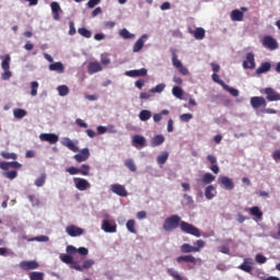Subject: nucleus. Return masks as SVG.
I'll return each instance as SVG.
<instances>
[{
	"instance_id": "obj_8",
	"label": "nucleus",
	"mask_w": 280,
	"mask_h": 280,
	"mask_svg": "<svg viewBox=\"0 0 280 280\" xmlns=\"http://www.w3.org/2000/svg\"><path fill=\"white\" fill-rule=\"evenodd\" d=\"M262 45L271 51H275V49H279V44L277 43V39L272 38V36H265L262 39Z\"/></svg>"
},
{
	"instance_id": "obj_36",
	"label": "nucleus",
	"mask_w": 280,
	"mask_h": 280,
	"mask_svg": "<svg viewBox=\"0 0 280 280\" xmlns=\"http://www.w3.org/2000/svg\"><path fill=\"white\" fill-rule=\"evenodd\" d=\"M13 115H14L15 119H23V117L27 116V110L21 109V108H15L13 110Z\"/></svg>"
},
{
	"instance_id": "obj_59",
	"label": "nucleus",
	"mask_w": 280,
	"mask_h": 280,
	"mask_svg": "<svg viewBox=\"0 0 280 280\" xmlns=\"http://www.w3.org/2000/svg\"><path fill=\"white\" fill-rule=\"evenodd\" d=\"M66 172H69L71 176H75L77 174H80V168L70 166L66 170Z\"/></svg>"
},
{
	"instance_id": "obj_7",
	"label": "nucleus",
	"mask_w": 280,
	"mask_h": 280,
	"mask_svg": "<svg viewBox=\"0 0 280 280\" xmlns=\"http://www.w3.org/2000/svg\"><path fill=\"white\" fill-rule=\"evenodd\" d=\"M73 183L79 191H86V189H91V183L84 178L74 177Z\"/></svg>"
},
{
	"instance_id": "obj_37",
	"label": "nucleus",
	"mask_w": 280,
	"mask_h": 280,
	"mask_svg": "<svg viewBox=\"0 0 280 280\" xmlns=\"http://www.w3.org/2000/svg\"><path fill=\"white\" fill-rule=\"evenodd\" d=\"M172 62H173V67H175V69H178L179 67L183 66V62H180V60H178V55H176V50H172Z\"/></svg>"
},
{
	"instance_id": "obj_61",
	"label": "nucleus",
	"mask_w": 280,
	"mask_h": 280,
	"mask_svg": "<svg viewBox=\"0 0 280 280\" xmlns=\"http://www.w3.org/2000/svg\"><path fill=\"white\" fill-rule=\"evenodd\" d=\"M1 78L3 80H10L12 78V72L10 71V69L4 70V72L1 74Z\"/></svg>"
},
{
	"instance_id": "obj_26",
	"label": "nucleus",
	"mask_w": 280,
	"mask_h": 280,
	"mask_svg": "<svg viewBox=\"0 0 280 280\" xmlns=\"http://www.w3.org/2000/svg\"><path fill=\"white\" fill-rule=\"evenodd\" d=\"M164 142H165V137H163V135H156L151 140V147L159 148V145H162V143H164Z\"/></svg>"
},
{
	"instance_id": "obj_40",
	"label": "nucleus",
	"mask_w": 280,
	"mask_h": 280,
	"mask_svg": "<svg viewBox=\"0 0 280 280\" xmlns=\"http://www.w3.org/2000/svg\"><path fill=\"white\" fill-rule=\"evenodd\" d=\"M224 91H228V93H230V95H232L233 97H240V91L235 88H231L229 85H223Z\"/></svg>"
},
{
	"instance_id": "obj_17",
	"label": "nucleus",
	"mask_w": 280,
	"mask_h": 280,
	"mask_svg": "<svg viewBox=\"0 0 280 280\" xmlns=\"http://www.w3.org/2000/svg\"><path fill=\"white\" fill-rule=\"evenodd\" d=\"M89 156H91V152L89 151V148H84L79 154L74 155V160L77 163H84V161H89Z\"/></svg>"
},
{
	"instance_id": "obj_57",
	"label": "nucleus",
	"mask_w": 280,
	"mask_h": 280,
	"mask_svg": "<svg viewBox=\"0 0 280 280\" xmlns=\"http://www.w3.org/2000/svg\"><path fill=\"white\" fill-rule=\"evenodd\" d=\"M255 261L256 264H266V261H268V258H266V256H264L262 254H257L255 256Z\"/></svg>"
},
{
	"instance_id": "obj_16",
	"label": "nucleus",
	"mask_w": 280,
	"mask_h": 280,
	"mask_svg": "<svg viewBox=\"0 0 280 280\" xmlns=\"http://www.w3.org/2000/svg\"><path fill=\"white\" fill-rule=\"evenodd\" d=\"M39 139L40 141H47L48 143L54 145V143H58L60 138L56 133H42L39 136Z\"/></svg>"
},
{
	"instance_id": "obj_42",
	"label": "nucleus",
	"mask_w": 280,
	"mask_h": 280,
	"mask_svg": "<svg viewBox=\"0 0 280 280\" xmlns=\"http://www.w3.org/2000/svg\"><path fill=\"white\" fill-rule=\"evenodd\" d=\"M119 36H121V38H125V39H132L135 38V34L128 32L127 28H122L119 31Z\"/></svg>"
},
{
	"instance_id": "obj_24",
	"label": "nucleus",
	"mask_w": 280,
	"mask_h": 280,
	"mask_svg": "<svg viewBox=\"0 0 280 280\" xmlns=\"http://www.w3.org/2000/svg\"><path fill=\"white\" fill-rule=\"evenodd\" d=\"M89 73H98V71H102V65L97 61L90 62L88 66Z\"/></svg>"
},
{
	"instance_id": "obj_41",
	"label": "nucleus",
	"mask_w": 280,
	"mask_h": 280,
	"mask_svg": "<svg viewBox=\"0 0 280 280\" xmlns=\"http://www.w3.org/2000/svg\"><path fill=\"white\" fill-rule=\"evenodd\" d=\"M31 280H45V273L40 271H33L30 273Z\"/></svg>"
},
{
	"instance_id": "obj_32",
	"label": "nucleus",
	"mask_w": 280,
	"mask_h": 280,
	"mask_svg": "<svg viewBox=\"0 0 280 280\" xmlns=\"http://www.w3.org/2000/svg\"><path fill=\"white\" fill-rule=\"evenodd\" d=\"M167 159H170V153H167V151H164L156 158V163L159 165H165V163H167Z\"/></svg>"
},
{
	"instance_id": "obj_45",
	"label": "nucleus",
	"mask_w": 280,
	"mask_h": 280,
	"mask_svg": "<svg viewBox=\"0 0 280 280\" xmlns=\"http://www.w3.org/2000/svg\"><path fill=\"white\" fill-rule=\"evenodd\" d=\"M137 222L135 220H129L127 221V231H129V233H133V234H137V229H135Z\"/></svg>"
},
{
	"instance_id": "obj_10",
	"label": "nucleus",
	"mask_w": 280,
	"mask_h": 280,
	"mask_svg": "<svg viewBox=\"0 0 280 280\" xmlns=\"http://www.w3.org/2000/svg\"><path fill=\"white\" fill-rule=\"evenodd\" d=\"M102 230L105 233H117V223H115V221L104 220L102 223Z\"/></svg>"
},
{
	"instance_id": "obj_31",
	"label": "nucleus",
	"mask_w": 280,
	"mask_h": 280,
	"mask_svg": "<svg viewBox=\"0 0 280 280\" xmlns=\"http://www.w3.org/2000/svg\"><path fill=\"white\" fill-rule=\"evenodd\" d=\"M59 258L63 264H70V268H73V264H77L73 261V257L69 254H61Z\"/></svg>"
},
{
	"instance_id": "obj_50",
	"label": "nucleus",
	"mask_w": 280,
	"mask_h": 280,
	"mask_svg": "<svg viewBox=\"0 0 280 280\" xmlns=\"http://www.w3.org/2000/svg\"><path fill=\"white\" fill-rule=\"evenodd\" d=\"M31 95H32V97H36V95H38V82L37 81L31 82Z\"/></svg>"
},
{
	"instance_id": "obj_51",
	"label": "nucleus",
	"mask_w": 280,
	"mask_h": 280,
	"mask_svg": "<svg viewBox=\"0 0 280 280\" xmlns=\"http://www.w3.org/2000/svg\"><path fill=\"white\" fill-rule=\"evenodd\" d=\"M0 155L2 156V159H11L12 161H16V159H19L16 153H10V152H5V151H2L0 153Z\"/></svg>"
},
{
	"instance_id": "obj_14",
	"label": "nucleus",
	"mask_w": 280,
	"mask_h": 280,
	"mask_svg": "<svg viewBox=\"0 0 280 280\" xmlns=\"http://www.w3.org/2000/svg\"><path fill=\"white\" fill-rule=\"evenodd\" d=\"M125 75L128 78H145V75H148V69L129 70L125 72Z\"/></svg>"
},
{
	"instance_id": "obj_20",
	"label": "nucleus",
	"mask_w": 280,
	"mask_h": 280,
	"mask_svg": "<svg viewBox=\"0 0 280 280\" xmlns=\"http://www.w3.org/2000/svg\"><path fill=\"white\" fill-rule=\"evenodd\" d=\"M61 145H63L65 148H68V150H71V152H80V149L78 148V145H75L73 140H71L70 138H62Z\"/></svg>"
},
{
	"instance_id": "obj_22",
	"label": "nucleus",
	"mask_w": 280,
	"mask_h": 280,
	"mask_svg": "<svg viewBox=\"0 0 280 280\" xmlns=\"http://www.w3.org/2000/svg\"><path fill=\"white\" fill-rule=\"evenodd\" d=\"M217 194H218V190H215L213 185H209L206 187L205 196H206L207 200H213V198H215Z\"/></svg>"
},
{
	"instance_id": "obj_34",
	"label": "nucleus",
	"mask_w": 280,
	"mask_h": 280,
	"mask_svg": "<svg viewBox=\"0 0 280 280\" xmlns=\"http://www.w3.org/2000/svg\"><path fill=\"white\" fill-rule=\"evenodd\" d=\"M152 118V112L148 110V109H142L139 113V119L140 121H148L149 119Z\"/></svg>"
},
{
	"instance_id": "obj_3",
	"label": "nucleus",
	"mask_w": 280,
	"mask_h": 280,
	"mask_svg": "<svg viewBox=\"0 0 280 280\" xmlns=\"http://www.w3.org/2000/svg\"><path fill=\"white\" fill-rule=\"evenodd\" d=\"M176 261L178 264H190L187 266V270H194V268H196L198 264H201L202 260L200 258L194 257V255H184V256H178L176 258Z\"/></svg>"
},
{
	"instance_id": "obj_56",
	"label": "nucleus",
	"mask_w": 280,
	"mask_h": 280,
	"mask_svg": "<svg viewBox=\"0 0 280 280\" xmlns=\"http://www.w3.org/2000/svg\"><path fill=\"white\" fill-rule=\"evenodd\" d=\"M212 80L213 82H217V84H220V86H222L223 89L226 85V83H224V81L220 79V75L218 73L212 74Z\"/></svg>"
},
{
	"instance_id": "obj_35",
	"label": "nucleus",
	"mask_w": 280,
	"mask_h": 280,
	"mask_svg": "<svg viewBox=\"0 0 280 280\" xmlns=\"http://www.w3.org/2000/svg\"><path fill=\"white\" fill-rule=\"evenodd\" d=\"M172 93L174 97H177V100H183V95H185V92L178 85L172 89Z\"/></svg>"
},
{
	"instance_id": "obj_43",
	"label": "nucleus",
	"mask_w": 280,
	"mask_h": 280,
	"mask_svg": "<svg viewBox=\"0 0 280 280\" xmlns=\"http://www.w3.org/2000/svg\"><path fill=\"white\" fill-rule=\"evenodd\" d=\"M163 115H170V110L163 109L161 113L154 114L153 121H155V124H159V121H161V119H163Z\"/></svg>"
},
{
	"instance_id": "obj_55",
	"label": "nucleus",
	"mask_w": 280,
	"mask_h": 280,
	"mask_svg": "<svg viewBox=\"0 0 280 280\" xmlns=\"http://www.w3.org/2000/svg\"><path fill=\"white\" fill-rule=\"evenodd\" d=\"M28 242H49V236H45V235L35 236L28 240Z\"/></svg>"
},
{
	"instance_id": "obj_15",
	"label": "nucleus",
	"mask_w": 280,
	"mask_h": 280,
	"mask_svg": "<svg viewBox=\"0 0 280 280\" xmlns=\"http://www.w3.org/2000/svg\"><path fill=\"white\" fill-rule=\"evenodd\" d=\"M21 270H36L38 268V261L36 260H23L20 262Z\"/></svg>"
},
{
	"instance_id": "obj_29",
	"label": "nucleus",
	"mask_w": 280,
	"mask_h": 280,
	"mask_svg": "<svg viewBox=\"0 0 280 280\" xmlns=\"http://www.w3.org/2000/svg\"><path fill=\"white\" fill-rule=\"evenodd\" d=\"M270 68H271L270 62H268V61L262 62V63L260 65V67L257 68L256 73H257L258 75H261V73H268V71L270 70Z\"/></svg>"
},
{
	"instance_id": "obj_46",
	"label": "nucleus",
	"mask_w": 280,
	"mask_h": 280,
	"mask_svg": "<svg viewBox=\"0 0 280 280\" xmlns=\"http://www.w3.org/2000/svg\"><path fill=\"white\" fill-rule=\"evenodd\" d=\"M47 180V174L43 173L37 179H35L36 187H43Z\"/></svg>"
},
{
	"instance_id": "obj_21",
	"label": "nucleus",
	"mask_w": 280,
	"mask_h": 280,
	"mask_svg": "<svg viewBox=\"0 0 280 280\" xmlns=\"http://www.w3.org/2000/svg\"><path fill=\"white\" fill-rule=\"evenodd\" d=\"M51 12H52V18L55 21H59L60 19V12H62V9L60 8V3L58 2H51L50 3Z\"/></svg>"
},
{
	"instance_id": "obj_9",
	"label": "nucleus",
	"mask_w": 280,
	"mask_h": 280,
	"mask_svg": "<svg viewBox=\"0 0 280 280\" xmlns=\"http://www.w3.org/2000/svg\"><path fill=\"white\" fill-rule=\"evenodd\" d=\"M218 182L220 183V185H222L224 187V189H226L228 191H231L233 189H235V184L233 183V179H231L230 177L226 176H220Z\"/></svg>"
},
{
	"instance_id": "obj_52",
	"label": "nucleus",
	"mask_w": 280,
	"mask_h": 280,
	"mask_svg": "<svg viewBox=\"0 0 280 280\" xmlns=\"http://www.w3.org/2000/svg\"><path fill=\"white\" fill-rule=\"evenodd\" d=\"M165 91V83H160L150 90V93H163Z\"/></svg>"
},
{
	"instance_id": "obj_11",
	"label": "nucleus",
	"mask_w": 280,
	"mask_h": 280,
	"mask_svg": "<svg viewBox=\"0 0 280 280\" xmlns=\"http://www.w3.org/2000/svg\"><path fill=\"white\" fill-rule=\"evenodd\" d=\"M250 106L254 108H266V98L264 96H253L250 98Z\"/></svg>"
},
{
	"instance_id": "obj_6",
	"label": "nucleus",
	"mask_w": 280,
	"mask_h": 280,
	"mask_svg": "<svg viewBox=\"0 0 280 280\" xmlns=\"http://www.w3.org/2000/svg\"><path fill=\"white\" fill-rule=\"evenodd\" d=\"M267 102H280V94L272 88H266L264 90Z\"/></svg>"
},
{
	"instance_id": "obj_13",
	"label": "nucleus",
	"mask_w": 280,
	"mask_h": 280,
	"mask_svg": "<svg viewBox=\"0 0 280 280\" xmlns=\"http://www.w3.org/2000/svg\"><path fill=\"white\" fill-rule=\"evenodd\" d=\"M253 258H245L243 260V264L238 266L240 270H243V272H247L248 275H253Z\"/></svg>"
},
{
	"instance_id": "obj_25",
	"label": "nucleus",
	"mask_w": 280,
	"mask_h": 280,
	"mask_svg": "<svg viewBox=\"0 0 280 280\" xmlns=\"http://www.w3.org/2000/svg\"><path fill=\"white\" fill-rule=\"evenodd\" d=\"M143 38H148V35L143 34L133 45V54H139L143 49Z\"/></svg>"
},
{
	"instance_id": "obj_54",
	"label": "nucleus",
	"mask_w": 280,
	"mask_h": 280,
	"mask_svg": "<svg viewBox=\"0 0 280 280\" xmlns=\"http://www.w3.org/2000/svg\"><path fill=\"white\" fill-rule=\"evenodd\" d=\"M179 119H180V121H184L187 124V122L191 121V119H194V115L192 114H182L179 116Z\"/></svg>"
},
{
	"instance_id": "obj_63",
	"label": "nucleus",
	"mask_w": 280,
	"mask_h": 280,
	"mask_svg": "<svg viewBox=\"0 0 280 280\" xmlns=\"http://www.w3.org/2000/svg\"><path fill=\"white\" fill-rule=\"evenodd\" d=\"M101 2H102V0H89L88 8L93 9V8H95V5H98V3H101Z\"/></svg>"
},
{
	"instance_id": "obj_23",
	"label": "nucleus",
	"mask_w": 280,
	"mask_h": 280,
	"mask_svg": "<svg viewBox=\"0 0 280 280\" xmlns=\"http://www.w3.org/2000/svg\"><path fill=\"white\" fill-rule=\"evenodd\" d=\"M189 34H192L194 38H196V40H202V38H205V28L202 27H198L196 30H190Z\"/></svg>"
},
{
	"instance_id": "obj_60",
	"label": "nucleus",
	"mask_w": 280,
	"mask_h": 280,
	"mask_svg": "<svg viewBox=\"0 0 280 280\" xmlns=\"http://www.w3.org/2000/svg\"><path fill=\"white\" fill-rule=\"evenodd\" d=\"M66 250L68 255H75V253H78V248H75V246L73 245H68Z\"/></svg>"
},
{
	"instance_id": "obj_64",
	"label": "nucleus",
	"mask_w": 280,
	"mask_h": 280,
	"mask_svg": "<svg viewBox=\"0 0 280 280\" xmlns=\"http://www.w3.org/2000/svg\"><path fill=\"white\" fill-rule=\"evenodd\" d=\"M272 159H273V161H280V151L279 150H276L272 153Z\"/></svg>"
},
{
	"instance_id": "obj_58",
	"label": "nucleus",
	"mask_w": 280,
	"mask_h": 280,
	"mask_svg": "<svg viewBox=\"0 0 280 280\" xmlns=\"http://www.w3.org/2000/svg\"><path fill=\"white\" fill-rule=\"evenodd\" d=\"M5 178H9L10 180H14L16 176H19V173L16 171H9L4 174Z\"/></svg>"
},
{
	"instance_id": "obj_48",
	"label": "nucleus",
	"mask_w": 280,
	"mask_h": 280,
	"mask_svg": "<svg viewBox=\"0 0 280 280\" xmlns=\"http://www.w3.org/2000/svg\"><path fill=\"white\" fill-rule=\"evenodd\" d=\"M80 36H83V38H91V36H93V33H91V31H89L85 27H80L78 30Z\"/></svg>"
},
{
	"instance_id": "obj_38",
	"label": "nucleus",
	"mask_w": 280,
	"mask_h": 280,
	"mask_svg": "<svg viewBox=\"0 0 280 280\" xmlns=\"http://www.w3.org/2000/svg\"><path fill=\"white\" fill-rule=\"evenodd\" d=\"M213 180H215V176H213L211 173H206L202 177L203 185H211Z\"/></svg>"
},
{
	"instance_id": "obj_44",
	"label": "nucleus",
	"mask_w": 280,
	"mask_h": 280,
	"mask_svg": "<svg viewBox=\"0 0 280 280\" xmlns=\"http://www.w3.org/2000/svg\"><path fill=\"white\" fill-rule=\"evenodd\" d=\"M90 173H91V166L89 164H83L79 168V174H81V176H89Z\"/></svg>"
},
{
	"instance_id": "obj_4",
	"label": "nucleus",
	"mask_w": 280,
	"mask_h": 280,
	"mask_svg": "<svg viewBox=\"0 0 280 280\" xmlns=\"http://www.w3.org/2000/svg\"><path fill=\"white\" fill-rule=\"evenodd\" d=\"M95 266V260L93 259H86L83 261L82 265L78 262L72 264V269L78 270L79 272H84V270H89V268H93Z\"/></svg>"
},
{
	"instance_id": "obj_27",
	"label": "nucleus",
	"mask_w": 280,
	"mask_h": 280,
	"mask_svg": "<svg viewBox=\"0 0 280 280\" xmlns=\"http://www.w3.org/2000/svg\"><path fill=\"white\" fill-rule=\"evenodd\" d=\"M49 71H57V73H65V66L60 61L51 63L49 65Z\"/></svg>"
},
{
	"instance_id": "obj_39",
	"label": "nucleus",
	"mask_w": 280,
	"mask_h": 280,
	"mask_svg": "<svg viewBox=\"0 0 280 280\" xmlns=\"http://www.w3.org/2000/svg\"><path fill=\"white\" fill-rule=\"evenodd\" d=\"M167 275L170 277H172L174 280H184L182 277H180V273H178V271H176L174 268H168L166 270Z\"/></svg>"
},
{
	"instance_id": "obj_19",
	"label": "nucleus",
	"mask_w": 280,
	"mask_h": 280,
	"mask_svg": "<svg viewBox=\"0 0 280 280\" xmlns=\"http://www.w3.org/2000/svg\"><path fill=\"white\" fill-rule=\"evenodd\" d=\"M246 60L247 61H243V69H255V54L248 52L246 55Z\"/></svg>"
},
{
	"instance_id": "obj_5",
	"label": "nucleus",
	"mask_w": 280,
	"mask_h": 280,
	"mask_svg": "<svg viewBox=\"0 0 280 280\" xmlns=\"http://www.w3.org/2000/svg\"><path fill=\"white\" fill-rule=\"evenodd\" d=\"M110 191L116 194V196H120V198H126L128 196V190H126V186L120 184H112L109 186Z\"/></svg>"
},
{
	"instance_id": "obj_12",
	"label": "nucleus",
	"mask_w": 280,
	"mask_h": 280,
	"mask_svg": "<svg viewBox=\"0 0 280 280\" xmlns=\"http://www.w3.org/2000/svg\"><path fill=\"white\" fill-rule=\"evenodd\" d=\"M66 233L69 234L70 237H80V235L84 234V230L75 225H68Z\"/></svg>"
},
{
	"instance_id": "obj_33",
	"label": "nucleus",
	"mask_w": 280,
	"mask_h": 280,
	"mask_svg": "<svg viewBox=\"0 0 280 280\" xmlns=\"http://www.w3.org/2000/svg\"><path fill=\"white\" fill-rule=\"evenodd\" d=\"M0 58L2 60L1 67L3 71H8V69H10V60H12V58L10 57V55H5L4 57L0 56Z\"/></svg>"
},
{
	"instance_id": "obj_1",
	"label": "nucleus",
	"mask_w": 280,
	"mask_h": 280,
	"mask_svg": "<svg viewBox=\"0 0 280 280\" xmlns=\"http://www.w3.org/2000/svg\"><path fill=\"white\" fill-rule=\"evenodd\" d=\"M178 226L180 231L187 235H194V237H200V235H202L198 228L194 226V224L183 221L178 214H173L166 218L163 223V229L167 232L175 231V229Z\"/></svg>"
},
{
	"instance_id": "obj_30",
	"label": "nucleus",
	"mask_w": 280,
	"mask_h": 280,
	"mask_svg": "<svg viewBox=\"0 0 280 280\" xmlns=\"http://www.w3.org/2000/svg\"><path fill=\"white\" fill-rule=\"evenodd\" d=\"M231 20L232 21H244V12L235 9L231 12Z\"/></svg>"
},
{
	"instance_id": "obj_47",
	"label": "nucleus",
	"mask_w": 280,
	"mask_h": 280,
	"mask_svg": "<svg viewBox=\"0 0 280 280\" xmlns=\"http://www.w3.org/2000/svg\"><path fill=\"white\" fill-rule=\"evenodd\" d=\"M125 165L130 172H137V165L132 159L126 160Z\"/></svg>"
},
{
	"instance_id": "obj_53",
	"label": "nucleus",
	"mask_w": 280,
	"mask_h": 280,
	"mask_svg": "<svg viewBox=\"0 0 280 280\" xmlns=\"http://www.w3.org/2000/svg\"><path fill=\"white\" fill-rule=\"evenodd\" d=\"M254 277H257L258 279H261V280H267L268 277H266V272H264V270L261 269H256L254 273Z\"/></svg>"
},
{
	"instance_id": "obj_2",
	"label": "nucleus",
	"mask_w": 280,
	"mask_h": 280,
	"mask_svg": "<svg viewBox=\"0 0 280 280\" xmlns=\"http://www.w3.org/2000/svg\"><path fill=\"white\" fill-rule=\"evenodd\" d=\"M195 245H191L189 243H184L180 245V253L184 255H189L191 253H200V250L203 249L206 246V243L203 240H198L194 243Z\"/></svg>"
},
{
	"instance_id": "obj_62",
	"label": "nucleus",
	"mask_w": 280,
	"mask_h": 280,
	"mask_svg": "<svg viewBox=\"0 0 280 280\" xmlns=\"http://www.w3.org/2000/svg\"><path fill=\"white\" fill-rule=\"evenodd\" d=\"M77 253H79V255H83V257H86V255H89V248L80 247L77 249Z\"/></svg>"
},
{
	"instance_id": "obj_28",
	"label": "nucleus",
	"mask_w": 280,
	"mask_h": 280,
	"mask_svg": "<svg viewBox=\"0 0 280 280\" xmlns=\"http://www.w3.org/2000/svg\"><path fill=\"white\" fill-rule=\"evenodd\" d=\"M249 215H254V218H258V220H261L264 218V212H261V209L257 206H254L249 208Z\"/></svg>"
},
{
	"instance_id": "obj_18",
	"label": "nucleus",
	"mask_w": 280,
	"mask_h": 280,
	"mask_svg": "<svg viewBox=\"0 0 280 280\" xmlns=\"http://www.w3.org/2000/svg\"><path fill=\"white\" fill-rule=\"evenodd\" d=\"M133 148H145L148 145L145 137L140 135H135L132 138Z\"/></svg>"
},
{
	"instance_id": "obj_49",
	"label": "nucleus",
	"mask_w": 280,
	"mask_h": 280,
	"mask_svg": "<svg viewBox=\"0 0 280 280\" xmlns=\"http://www.w3.org/2000/svg\"><path fill=\"white\" fill-rule=\"evenodd\" d=\"M57 91L61 97L69 95V86H67V85H59L57 88Z\"/></svg>"
}]
</instances>
